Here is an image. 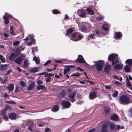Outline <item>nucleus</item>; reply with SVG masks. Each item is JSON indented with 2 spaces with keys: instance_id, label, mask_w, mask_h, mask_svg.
<instances>
[{
  "instance_id": "obj_16",
  "label": "nucleus",
  "mask_w": 132,
  "mask_h": 132,
  "mask_svg": "<svg viewBox=\"0 0 132 132\" xmlns=\"http://www.w3.org/2000/svg\"><path fill=\"white\" fill-rule=\"evenodd\" d=\"M122 36L121 33L120 32H117L114 34V37L116 39H119Z\"/></svg>"
},
{
  "instance_id": "obj_57",
  "label": "nucleus",
  "mask_w": 132,
  "mask_h": 132,
  "mask_svg": "<svg viewBox=\"0 0 132 132\" xmlns=\"http://www.w3.org/2000/svg\"><path fill=\"white\" fill-rule=\"evenodd\" d=\"M77 69L79 70V71H80L82 72V71H84L83 69H82L80 68V67H77Z\"/></svg>"
},
{
  "instance_id": "obj_62",
  "label": "nucleus",
  "mask_w": 132,
  "mask_h": 132,
  "mask_svg": "<svg viewBox=\"0 0 132 132\" xmlns=\"http://www.w3.org/2000/svg\"><path fill=\"white\" fill-rule=\"evenodd\" d=\"M37 84L39 85H40L42 84V82L40 80H38L37 81Z\"/></svg>"
},
{
  "instance_id": "obj_32",
  "label": "nucleus",
  "mask_w": 132,
  "mask_h": 132,
  "mask_svg": "<svg viewBox=\"0 0 132 132\" xmlns=\"http://www.w3.org/2000/svg\"><path fill=\"white\" fill-rule=\"evenodd\" d=\"M73 31V29L70 28L68 29L67 31L66 32V35H68L70 34V33H72Z\"/></svg>"
},
{
  "instance_id": "obj_56",
  "label": "nucleus",
  "mask_w": 132,
  "mask_h": 132,
  "mask_svg": "<svg viewBox=\"0 0 132 132\" xmlns=\"http://www.w3.org/2000/svg\"><path fill=\"white\" fill-rule=\"evenodd\" d=\"M45 123L44 122H42L41 123H39L38 125L39 127H42L43 126L45 125Z\"/></svg>"
},
{
  "instance_id": "obj_49",
  "label": "nucleus",
  "mask_w": 132,
  "mask_h": 132,
  "mask_svg": "<svg viewBox=\"0 0 132 132\" xmlns=\"http://www.w3.org/2000/svg\"><path fill=\"white\" fill-rule=\"evenodd\" d=\"M51 61L50 60H48L44 64V65L45 66H46L47 65H48V64H49V63H50Z\"/></svg>"
},
{
  "instance_id": "obj_44",
  "label": "nucleus",
  "mask_w": 132,
  "mask_h": 132,
  "mask_svg": "<svg viewBox=\"0 0 132 132\" xmlns=\"http://www.w3.org/2000/svg\"><path fill=\"white\" fill-rule=\"evenodd\" d=\"M6 102L7 103L11 104H15V102L13 101H6Z\"/></svg>"
},
{
  "instance_id": "obj_6",
  "label": "nucleus",
  "mask_w": 132,
  "mask_h": 132,
  "mask_svg": "<svg viewBox=\"0 0 132 132\" xmlns=\"http://www.w3.org/2000/svg\"><path fill=\"white\" fill-rule=\"evenodd\" d=\"M99 36V31H97L95 32H93L90 34L88 37L87 38L88 39H90L91 38H94L95 37L98 36Z\"/></svg>"
},
{
  "instance_id": "obj_50",
  "label": "nucleus",
  "mask_w": 132,
  "mask_h": 132,
  "mask_svg": "<svg viewBox=\"0 0 132 132\" xmlns=\"http://www.w3.org/2000/svg\"><path fill=\"white\" fill-rule=\"evenodd\" d=\"M3 117L4 119L6 120L7 121L8 120V118L7 115L5 114H3Z\"/></svg>"
},
{
  "instance_id": "obj_51",
  "label": "nucleus",
  "mask_w": 132,
  "mask_h": 132,
  "mask_svg": "<svg viewBox=\"0 0 132 132\" xmlns=\"http://www.w3.org/2000/svg\"><path fill=\"white\" fill-rule=\"evenodd\" d=\"M35 41L34 42H33L31 41H30L28 43L27 45L28 46H31L32 44V43L34 42V44H35Z\"/></svg>"
},
{
  "instance_id": "obj_19",
  "label": "nucleus",
  "mask_w": 132,
  "mask_h": 132,
  "mask_svg": "<svg viewBox=\"0 0 132 132\" xmlns=\"http://www.w3.org/2000/svg\"><path fill=\"white\" fill-rule=\"evenodd\" d=\"M79 27L80 30L82 31L85 32H87L86 31L87 28L83 24H81V25L79 26Z\"/></svg>"
},
{
  "instance_id": "obj_21",
  "label": "nucleus",
  "mask_w": 132,
  "mask_h": 132,
  "mask_svg": "<svg viewBox=\"0 0 132 132\" xmlns=\"http://www.w3.org/2000/svg\"><path fill=\"white\" fill-rule=\"evenodd\" d=\"M131 67L130 66L128 65H126L125 66L124 68V70L126 73H129L131 71L130 67Z\"/></svg>"
},
{
  "instance_id": "obj_31",
  "label": "nucleus",
  "mask_w": 132,
  "mask_h": 132,
  "mask_svg": "<svg viewBox=\"0 0 132 132\" xmlns=\"http://www.w3.org/2000/svg\"><path fill=\"white\" fill-rule=\"evenodd\" d=\"M34 84L32 83L31 84L28 88V90H31L34 88Z\"/></svg>"
},
{
  "instance_id": "obj_64",
  "label": "nucleus",
  "mask_w": 132,
  "mask_h": 132,
  "mask_svg": "<svg viewBox=\"0 0 132 132\" xmlns=\"http://www.w3.org/2000/svg\"><path fill=\"white\" fill-rule=\"evenodd\" d=\"M12 71V70L11 69H9L7 72L6 74L8 75L10 73H11Z\"/></svg>"
},
{
  "instance_id": "obj_4",
  "label": "nucleus",
  "mask_w": 132,
  "mask_h": 132,
  "mask_svg": "<svg viewBox=\"0 0 132 132\" xmlns=\"http://www.w3.org/2000/svg\"><path fill=\"white\" fill-rule=\"evenodd\" d=\"M93 63H94V66H96V68L98 71H101L102 69L104 62L103 61L100 60L98 61H94Z\"/></svg>"
},
{
  "instance_id": "obj_20",
  "label": "nucleus",
  "mask_w": 132,
  "mask_h": 132,
  "mask_svg": "<svg viewBox=\"0 0 132 132\" xmlns=\"http://www.w3.org/2000/svg\"><path fill=\"white\" fill-rule=\"evenodd\" d=\"M111 119L114 121H118L119 120V118L118 116L116 114L112 115L111 116Z\"/></svg>"
},
{
  "instance_id": "obj_43",
  "label": "nucleus",
  "mask_w": 132,
  "mask_h": 132,
  "mask_svg": "<svg viewBox=\"0 0 132 132\" xmlns=\"http://www.w3.org/2000/svg\"><path fill=\"white\" fill-rule=\"evenodd\" d=\"M124 128L123 126H121L119 125H117V129L118 130H119L120 129H123Z\"/></svg>"
},
{
  "instance_id": "obj_2",
  "label": "nucleus",
  "mask_w": 132,
  "mask_h": 132,
  "mask_svg": "<svg viewBox=\"0 0 132 132\" xmlns=\"http://www.w3.org/2000/svg\"><path fill=\"white\" fill-rule=\"evenodd\" d=\"M108 60L110 61H112V65H114L119 63L118 59V55L117 54H112L109 55L108 57Z\"/></svg>"
},
{
  "instance_id": "obj_53",
  "label": "nucleus",
  "mask_w": 132,
  "mask_h": 132,
  "mask_svg": "<svg viewBox=\"0 0 132 132\" xmlns=\"http://www.w3.org/2000/svg\"><path fill=\"white\" fill-rule=\"evenodd\" d=\"M129 114L130 116L132 117V109H131L129 112Z\"/></svg>"
},
{
  "instance_id": "obj_58",
  "label": "nucleus",
  "mask_w": 132,
  "mask_h": 132,
  "mask_svg": "<svg viewBox=\"0 0 132 132\" xmlns=\"http://www.w3.org/2000/svg\"><path fill=\"white\" fill-rule=\"evenodd\" d=\"M82 63H83L84 65H85L86 67H88L89 66V65L85 62H85H83Z\"/></svg>"
},
{
  "instance_id": "obj_36",
  "label": "nucleus",
  "mask_w": 132,
  "mask_h": 132,
  "mask_svg": "<svg viewBox=\"0 0 132 132\" xmlns=\"http://www.w3.org/2000/svg\"><path fill=\"white\" fill-rule=\"evenodd\" d=\"M126 84L127 86L129 87H131V82L130 81L128 77H127Z\"/></svg>"
},
{
  "instance_id": "obj_7",
  "label": "nucleus",
  "mask_w": 132,
  "mask_h": 132,
  "mask_svg": "<svg viewBox=\"0 0 132 132\" xmlns=\"http://www.w3.org/2000/svg\"><path fill=\"white\" fill-rule=\"evenodd\" d=\"M18 52H15L14 53H11L9 57V59L11 61L13 60L14 58L19 55Z\"/></svg>"
},
{
  "instance_id": "obj_1",
  "label": "nucleus",
  "mask_w": 132,
  "mask_h": 132,
  "mask_svg": "<svg viewBox=\"0 0 132 132\" xmlns=\"http://www.w3.org/2000/svg\"><path fill=\"white\" fill-rule=\"evenodd\" d=\"M70 37L72 40L77 41L83 38V36L79 32H75L72 33Z\"/></svg>"
},
{
  "instance_id": "obj_38",
  "label": "nucleus",
  "mask_w": 132,
  "mask_h": 132,
  "mask_svg": "<svg viewBox=\"0 0 132 132\" xmlns=\"http://www.w3.org/2000/svg\"><path fill=\"white\" fill-rule=\"evenodd\" d=\"M70 71V69L69 68H65L64 70V74L66 75L67 73Z\"/></svg>"
},
{
  "instance_id": "obj_15",
  "label": "nucleus",
  "mask_w": 132,
  "mask_h": 132,
  "mask_svg": "<svg viewBox=\"0 0 132 132\" xmlns=\"http://www.w3.org/2000/svg\"><path fill=\"white\" fill-rule=\"evenodd\" d=\"M34 36L33 34L29 35L28 36H27L26 38L24 40L27 41L29 39H30L31 41L33 42L35 41V40L34 39Z\"/></svg>"
},
{
  "instance_id": "obj_5",
  "label": "nucleus",
  "mask_w": 132,
  "mask_h": 132,
  "mask_svg": "<svg viewBox=\"0 0 132 132\" xmlns=\"http://www.w3.org/2000/svg\"><path fill=\"white\" fill-rule=\"evenodd\" d=\"M25 56L24 54L21 55L19 56L18 57L14 60V62L18 64H21Z\"/></svg>"
},
{
  "instance_id": "obj_8",
  "label": "nucleus",
  "mask_w": 132,
  "mask_h": 132,
  "mask_svg": "<svg viewBox=\"0 0 132 132\" xmlns=\"http://www.w3.org/2000/svg\"><path fill=\"white\" fill-rule=\"evenodd\" d=\"M61 104L64 107L66 108H69L71 105V103L67 101L63 100L61 102Z\"/></svg>"
},
{
  "instance_id": "obj_13",
  "label": "nucleus",
  "mask_w": 132,
  "mask_h": 132,
  "mask_svg": "<svg viewBox=\"0 0 132 132\" xmlns=\"http://www.w3.org/2000/svg\"><path fill=\"white\" fill-rule=\"evenodd\" d=\"M96 96V94L95 92H93L90 93L89 94V98L90 99H94Z\"/></svg>"
},
{
  "instance_id": "obj_10",
  "label": "nucleus",
  "mask_w": 132,
  "mask_h": 132,
  "mask_svg": "<svg viewBox=\"0 0 132 132\" xmlns=\"http://www.w3.org/2000/svg\"><path fill=\"white\" fill-rule=\"evenodd\" d=\"M5 15L3 16V18L4 19V22L6 24H7L9 22V20L7 18V17H10L11 16L9 15L7 13H6L5 14Z\"/></svg>"
},
{
  "instance_id": "obj_39",
  "label": "nucleus",
  "mask_w": 132,
  "mask_h": 132,
  "mask_svg": "<svg viewBox=\"0 0 132 132\" xmlns=\"http://www.w3.org/2000/svg\"><path fill=\"white\" fill-rule=\"evenodd\" d=\"M19 41H16L14 42L13 43V45L14 46H17L20 43Z\"/></svg>"
},
{
  "instance_id": "obj_17",
  "label": "nucleus",
  "mask_w": 132,
  "mask_h": 132,
  "mask_svg": "<svg viewBox=\"0 0 132 132\" xmlns=\"http://www.w3.org/2000/svg\"><path fill=\"white\" fill-rule=\"evenodd\" d=\"M123 66L122 64L120 63L119 64H116L114 66V68L115 70H119L122 69Z\"/></svg>"
},
{
  "instance_id": "obj_54",
  "label": "nucleus",
  "mask_w": 132,
  "mask_h": 132,
  "mask_svg": "<svg viewBox=\"0 0 132 132\" xmlns=\"http://www.w3.org/2000/svg\"><path fill=\"white\" fill-rule=\"evenodd\" d=\"M45 132H51V129L49 128H47L45 129Z\"/></svg>"
},
{
  "instance_id": "obj_63",
  "label": "nucleus",
  "mask_w": 132,
  "mask_h": 132,
  "mask_svg": "<svg viewBox=\"0 0 132 132\" xmlns=\"http://www.w3.org/2000/svg\"><path fill=\"white\" fill-rule=\"evenodd\" d=\"M83 102L82 101H79L76 102V103L78 104H81Z\"/></svg>"
},
{
  "instance_id": "obj_11",
  "label": "nucleus",
  "mask_w": 132,
  "mask_h": 132,
  "mask_svg": "<svg viewBox=\"0 0 132 132\" xmlns=\"http://www.w3.org/2000/svg\"><path fill=\"white\" fill-rule=\"evenodd\" d=\"M78 15L81 17H84L86 16L85 11L82 10H78L77 11Z\"/></svg>"
},
{
  "instance_id": "obj_18",
  "label": "nucleus",
  "mask_w": 132,
  "mask_h": 132,
  "mask_svg": "<svg viewBox=\"0 0 132 132\" xmlns=\"http://www.w3.org/2000/svg\"><path fill=\"white\" fill-rule=\"evenodd\" d=\"M9 117L12 120L15 119L16 118V115L15 113H12L9 115Z\"/></svg>"
},
{
  "instance_id": "obj_61",
  "label": "nucleus",
  "mask_w": 132,
  "mask_h": 132,
  "mask_svg": "<svg viewBox=\"0 0 132 132\" xmlns=\"http://www.w3.org/2000/svg\"><path fill=\"white\" fill-rule=\"evenodd\" d=\"M54 61H55V62H56L59 63H61L62 62V61L59 60H55Z\"/></svg>"
},
{
  "instance_id": "obj_42",
  "label": "nucleus",
  "mask_w": 132,
  "mask_h": 132,
  "mask_svg": "<svg viewBox=\"0 0 132 132\" xmlns=\"http://www.w3.org/2000/svg\"><path fill=\"white\" fill-rule=\"evenodd\" d=\"M118 94V91H115L114 93L112 94V96L113 97H116Z\"/></svg>"
},
{
  "instance_id": "obj_12",
  "label": "nucleus",
  "mask_w": 132,
  "mask_h": 132,
  "mask_svg": "<svg viewBox=\"0 0 132 132\" xmlns=\"http://www.w3.org/2000/svg\"><path fill=\"white\" fill-rule=\"evenodd\" d=\"M69 93L68 94L69 97L70 98H74L76 95V93L74 92H71L70 89L68 90Z\"/></svg>"
},
{
  "instance_id": "obj_24",
  "label": "nucleus",
  "mask_w": 132,
  "mask_h": 132,
  "mask_svg": "<svg viewBox=\"0 0 132 132\" xmlns=\"http://www.w3.org/2000/svg\"><path fill=\"white\" fill-rule=\"evenodd\" d=\"M29 64V60L26 59H25L24 63L23 65L24 67V68H27Z\"/></svg>"
},
{
  "instance_id": "obj_26",
  "label": "nucleus",
  "mask_w": 132,
  "mask_h": 132,
  "mask_svg": "<svg viewBox=\"0 0 132 132\" xmlns=\"http://www.w3.org/2000/svg\"><path fill=\"white\" fill-rule=\"evenodd\" d=\"M37 88L38 90L46 89V88L45 87V86L43 85H39L37 86Z\"/></svg>"
},
{
  "instance_id": "obj_35",
  "label": "nucleus",
  "mask_w": 132,
  "mask_h": 132,
  "mask_svg": "<svg viewBox=\"0 0 132 132\" xmlns=\"http://www.w3.org/2000/svg\"><path fill=\"white\" fill-rule=\"evenodd\" d=\"M33 60H34L37 64H38L40 62V60L38 58L35 57H33Z\"/></svg>"
},
{
  "instance_id": "obj_14",
  "label": "nucleus",
  "mask_w": 132,
  "mask_h": 132,
  "mask_svg": "<svg viewBox=\"0 0 132 132\" xmlns=\"http://www.w3.org/2000/svg\"><path fill=\"white\" fill-rule=\"evenodd\" d=\"M76 61H78L80 63H82L85 62V60L82 55H79L78 58L76 60Z\"/></svg>"
},
{
  "instance_id": "obj_47",
  "label": "nucleus",
  "mask_w": 132,
  "mask_h": 132,
  "mask_svg": "<svg viewBox=\"0 0 132 132\" xmlns=\"http://www.w3.org/2000/svg\"><path fill=\"white\" fill-rule=\"evenodd\" d=\"M114 83L115 84L119 86L122 85V84L121 82H120L118 81H115Z\"/></svg>"
},
{
  "instance_id": "obj_45",
  "label": "nucleus",
  "mask_w": 132,
  "mask_h": 132,
  "mask_svg": "<svg viewBox=\"0 0 132 132\" xmlns=\"http://www.w3.org/2000/svg\"><path fill=\"white\" fill-rule=\"evenodd\" d=\"M20 84L23 87H24L26 86V84L24 81H21V82Z\"/></svg>"
},
{
  "instance_id": "obj_9",
  "label": "nucleus",
  "mask_w": 132,
  "mask_h": 132,
  "mask_svg": "<svg viewBox=\"0 0 132 132\" xmlns=\"http://www.w3.org/2000/svg\"><path fill=\"white\" fill-rule=\"evenodd\" d=\"M108 123H104L102 126L101 132H108L107 129Z\"/></svg>"
},
{
  "instance_id": "obj_23",
  "label": "nucleus",
  "mask_w": 132,
  "mask_h": 132,
  "mask_svg": "<svg viewBox=\"0 0 132 132\" xmlns=\"http://www.w3.org/2000/svg\"><path fill=\"white\" fill-rule=\"evenodd\" d=\"M111 69V66L109 65H107L105 67L104 71L105 72L108 73Z\"/></svg>"
},
{
  "instance_id": "obj_22",
  "label": "nucleus",
  "mask_w": 132,
  "mask_h": 132,
  "mask_svg": "<svg viewBox=\"0 0 132 132\" xmlns=\"http://www.w3.org/2000/svg\"><path fill=\"white\" fill-rule=\"evenodd\" d=\"M86 11L87 13L90 15H92L94 14V13L92 10L90 8H87Z\"/></svg>"
},
{
  "instance_id": "obj_40",
  "label": "nucleus",
  "mask_w": 132,
  "mask_h": 132,
  "mask_svg": "<svg viewBox=\"0 0 132 132\" xmlns=\"http://www.w3.org/2000/svg\"><path fill=\"white\" fill-rule=\"evenodd\" d=\"M114 77L117 79L119 80L120 81H122V78L121 77H120V78H119L117 76L115 75L114 76Z\"/></svg>"
},
{
  "instance_id": "obj_33",
  "label": "nucleus",
  "mask_w": 132,
  "mask_h": 132,
  "mask_svg": "<svg viewBox=\"0 0 132 132\" xmlns=\"http://www.w3.org/2000/svg\"><path fill=\"white\" fill-rule=\"evenodd\" d=\"M8 65H7L5 64L4 65H2L0 67V69L2 70H5Z\"/></svg>"
},
{
  "instance_id": "obj_29",
  "label": "nucleus",
  "mask_w": 132,
  "mask_h": 132,
  "mask_svg": "<svg viewBox=\"0 0 132 132\" xmlns=\"http://www.w3.org/2000/svg\"><path fill=\"white\" fill-rule=\"evenodd\" d=\"M109 27V26L106 23L104 24L102 26L103 30L105 31H106L108 30Z\"/></svg>"
},
{
  "instance_id": "obj_3",
  "label": "nucleus",
  "mask_w": 132,
  "mask_h": 132,
  "mask_svg": "<svg viewBox=\"0 0 132 132\" xmlns=\"http://www.w3.org/2000/svg\"><path fill=\"white\" fill-rule=\"evenodd\" d=\"M119 101L120 104L124 105L127 104L131 102L129 97L126 95L121 96L119 98Z\"/></svg>"
},
{
  "instance_id": "obj_34",
  "label": "nucleus",
  "mask_w": 132,
  "mask_h": 132,
  "mask_svg": "<svg viewBox=\"0 0 132 132\" xmlns=\"http://www.w3.org/2000/svg\"><path fill=\"white\" fill-rule=\"evenodd\" d=\"M65 94V90H63L59 94V95L61 97H63Z\"/></svg>"
},
{
  "instance_id": "obj_27",
  "label": "nucleus",
  "mask_w": 132,
  "mask_h": 132,
  "mask_svg": "<svg viewBox=\"0 0 132 132\" xmlns=\"http://www.w3.org/2000/svg\"><path fill=\"white\" fill-rule=\"evenodd\" d=\"M7 88L9 91H12L14 88L13 84H10L7 87Z\"/></svg>"
},
{
  "instance_id": "obj_30",
  "label": "nucleus",
  "mask_w": 132,
  "mask_h": 132,
  "mask_svg": "<svg viewBox=\"0 0 132 132\" xmlns=\"http://www.w3.org/2000/svg\"><path fill=\"white\" fill-rule=\"evenodd\" d=\"M39 69L38 67H36L30 70L31 72L35 73L39 71Z\"/></svg>"
},
{
  "instance_id": "obj_25",
  "label": "nucleus",
  "mask_w": 132,
  "mask_h": 132,
  "mask_svg": "<svg viewBox=\"0 0 132 132\" xmlns=\"http://www.w3.org/2000/svg\"><path fill=\"white\" fill-rule=\"evenodd\" d=\"M125 63L128 64L127 65L131 67L132 65V59H128L125 61Z\"/></svg>"
},
{
  "instance_id": "obj_41",
  "label": "nucleus",
  "mask_w": 132,
  "mask_h": 132,
  "mask_svg": "<svg viewBox=\"0 0 132 132\" xmlns=\"http://www.w3.org/2000/svg\"><path fill=\"white\" fill-rule=\"evenodd\" d=\"M52 13L54 14H60V12L57 10H53L52 11Z\"/></svg>"
},
{
  "instance_id": "obj_48",
  "label": "nucleus",
  "mask_w": 132,
  "mask_h": 132,
  "mask_svg": "<svg viewBox=\"0 0 132 132\" xmlns=\"http://www.w3.org/2000/svg\"><path fill=\"white\" fill-rule=\"evenodd\" d=\"M109 108H107L104 110V112L106 114L109 113Z\"/></svg>"
},
{
  "instance_id": "obj_28",
  "label": "nucleus",
  "mask_w": 132,
  "mask_h": 132,
  "mask_svg": "<svg viewBox=\"0 0 132 132\" xmlns=\"http://www.w3.org/2000/svg\"><path fill=\"white\" fill-rule=\"evenodd\" d=\"M59 107L57 105H55L53 108L51 109V110L54 112H56L58 110Z\"/></svg>"
},
{
  "instance_id": "obj_37",
  "label": "nucleus",
  "mask_w": 132,
  "mask_h": 132,
  "mask_svg": "<svg viewBox=\"0 0 132 132\" xmlns=\"http://www.w3.org/2000/svg\"><path fill=\"white\" fill-rule=\"evenodd\" d=\"M115 127V125L113 123H111L110 125V129H113Z\"/></svg>"
},
{
  "instance_id": "obj_55",
  "label": "nucleus",
  "mask_w": 132,
  "mask_h": 132,
  "mask_svg": "<svg viewBox=\"0 0 132 132\" xmlns=\"http://www.w3.org/2000/svg\"><path fill=\"white\" fill-rule=\"evenodd\" d=\"M105 88L106 89L110 90L111 88V87L110 85L106 86Z\"/></svg>"
},
{
  "instance_id": "obj_60",
  "label": "nucleus",
  "mask_w": 132,
  "mask_h": 132,
  "mask_svg": "<svg viewBox=\"0 0 132 132\" xmlns=\"http://www.w3.org/2000/svg\"><path fill=\"white\" fill-rule=\"evenodd\" d=\"M1 61L2 62H5V59L3 57L1 60Z\"/></svg>"
},
{
  "instance_id": "obj_59",
  "label": "nucleus",
  "mask_w": 132,
  "mask_h": 132,
  "mask_svg": "<svg viewBox=\"0 0 132 132\" xmlns=\"http://www.w3.org/2000/svg\"><path fill=\"white\" fill-rule=\"evenodd\" d=\"M10 33L11 35H15L14 33V31H13V29L10 30Z\"/></svg>"
},
{
  "instance_id": "obj_52",
  "label": "nucleus",
  "mask_w": 132,
  "mask_h": 132,
  "mask_svg": "<svg viewBox=\"0 0 132 132\" xmlns=\"http://www.w3.org/2000/svg\"><path fill=\"white\" fill-rule=\"evenodd\" d=\"M104 18V16L102 17L101 15H100L96 17V19L98 20H100L102 18Z\"/></svg>"
},
{
  "instance_id": "obj_46",
  "label": "nucleus",
  "mask_w": 132,
  "mask_h": 132,
  "mask_svg": "<svg viewBox=\"0 0 132 132\" xmlns=\"http://www.w3.org/2000/svg\"><path fill=\"white\" fill-rule=\"evenodd\" d=\"M38 49L37 47H33L32 48V53H33V54H34V52L35 51H38Z\"/></svg>"
}]
</instances>
